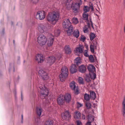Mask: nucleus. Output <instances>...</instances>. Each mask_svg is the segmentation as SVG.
<instances>
[{"instance_id":"f257e3e1","label":"nucleus","mask_w":125,"mask_h":125,"mask_svg":"<svg viewBox=\"0 0 125 125\" xmlns=\"http://www.w3.org/2000/svg\"><path fill=\"white\" fill-rule=\"evenodd\" d=\"M60 16V14L58 11H53L49 12L47 15V20L52 24H54L58 20Z\"/></svg>"},{"instance_id":"f03ea898","label":"nucleus","mask_w":125,"mask_h":125,"mask_svg":"<svg viewBox=\"0 0 125 125\" xmlns=\"http://www.w3.org/2000/svg\"><path fill=\"white\" fill-rule=\"evenodd\" d=\"M62 25L63 28L66 29V31L68 35L69 36L71 35L73 31V27L69 20L67 19L65 20Z\"/></svg>"},{"instance_id":"7ed1b4c3","label":"nucleus","mask_w":125,"mask_h":125,"mask_svg":"<svg viewBox=\"0 0 125 125\" xmlns=\"http://www.w3.org/2000/svg\"><path fill=\"white\" fill-rule=\"evenodd\" d=\"M61 71L62 73L59 75L60 80L62 82L65 81L68 75V71L67 68L65 66L62 67Z\"/></svg>"},{"instance_id":"20e7f679","label":"nucleus","mask_w":125,"mask_h":125,"mask_svg":"<svg viewBox=\"0 0 125 125\" xmlns=\"http://www.w3.org/2000/svg\"><path fill=\"white\" fill-rule=\"evenodd\" d=\"M82 0H76V1L72 7L73 11L75 15H77L80 9V6L82 4Z\"/></svg>"},{"instance_id":"39448f33","label":"nucleus","mask_w":125,"mask_h":125,"mask_svg":"<svg viewBox=\"0 0 125 125\" xmlns=\"http://www.w3.org/2000/svg\"><path fill=\"white\" fill-rule=\"evenodd\" d=\"M39 87L40 89L41 98L42 99H44L48 94V90L43 85L39 84Z\"/></svg>"},{"instance_id":"423d86ee","label":"nucleus","mask_w":125,"mask_h":125,"mask_svg":"<svg viewBox=\"0 0 125 125\" xmlns=\"http://www.w3.org/2000/svg\"><path fill=\"white\" fill-rule=\"evenodd\" d=\"M47 41V39L46 36L43 34H41L38 37V41L41 46L44 45Z\"/></svg>"},{"instance_id":"0eeeda50","label":"nucleus","mask_w":125,"mask_h":125,"mask_svg":"<svg viewBox=\"0 0 125 125\" xmlns=\"http://www.w3.org/2000/svg\"><path fill=\"white\" fill-rule=\"evenodd\" d=\"M39 75L44 80H47L49 79V77L47 73L43 70H41L38 72Z\"/></svg>"},{"instance_id":"6e6552de","label":"nucleus","mask_w":125,"mask_h":125,"mask_svg":"<svg viewBox=\"0 0 125 125\" xmlns=\"http://www.w3.org/2000/svg\"><path fill=\"white\" fill-rule=\"evenodd\" d=\"M75 83V82L74 81H72L70 84L69 86L72 90L74 91L75 94H78L79 92L77 88L76 87Z\"/></svg>"},{"instance_id":"1a4fd4ad","label":"nucleus","mask_w":125,"mask_h":125,"mask_svg":"<svg viewBox=\"0 0 125 125\" xmlns=\"http://www.w3.org/2000/svg\"><path fill=\"white\" fill-rule=\"evenodd\" d=\"M36 18L40 20L43 19L45 17V12L44 11H38L36 16Z\"/></svg>"},{"instance_id":"9d476101","label":"nucleus","mask_w":125,"mask_h":125,"mask_svg":"<svg viewBox=\"0 0 125 125\" xmlns=\"http://www.w3.org/2000/svg\"><path fill=\"white\" fill-rule=\"evenodd\" d=\"M61 115L62 118L64 120L68 119L71 117V114L68 111H66L62 113Z\"/></svg>"},{"instance_id":"9b49d317","label":"nucleus","mask_w":125,"mask_h":125,"mask_svg":"<svg viewBox=\"0 0 125 125\" xmlns=\"http://www.w3.org/2000/svg\"><path fill=\"white\" fill-rule=\"evenodd\" d=\"M38 29L39 31L41 33H43L44 32H47V28L44 25L42 24H40L38 27Z\"/></svg>"},{"instance_id":"f8f14e48","label":"nucleus","mask_w":125,"mask_h":125,"mask_svg":"<svg viewBox=\"0 0 125 125\" xmlns=\"http://www.w3.org/2000/svg\"><path fill=\"white\" fill-rule=\"evenodd\" d=\"M57 101L58 103L60 105H62L64 103L65 100L63 95L60 94L59 95L57 99Z\"/></svg>"},{"instance_id":"ddd939ff","label":"nucleus","mask_w":125,"mask_h":125,"mask_svg":"<svg viewBox=\"0 0 125 125\" xmlns=\"http://www.w3.org/2000/svg\"><path fill=\"white\" fill-rule=\"evenodd\" d=\"M44 59V58L42 54H38L36 56V60L38 63L43 62Z\"/></svg>"},{"instance_id":"4468645a","label":"nucleus","mask_w":125,"mask_h":125,"mask_svg":"<svg viewBox=\"0 0 125 125\" xmlns=\"http://www.w3.org/2000/svg\"><path fill=\"white\" fill-rule=\"evenodd\" d=\"M55 60L56 58L55 57L53 56L49 57L47 58V63L51 65L55 62Z\"/></svg>"},{"instance_id":"2eb2a0df","label":"nucleus","mask_w":125,"mask_h":125,"mask_svg":"<svg viewBox=\"0 0 125 125\" xmlns=\"http://www.w3.org/2000/svg\"><path fill=\"white\" fill-rule=\"evenodd\" d=\"M70 72L72 73L73 74L76 73L77 71V67L75 64H72L70 67Z\"/></svg>"},{"instance_id":"dca6fc26","label":"nucleus","mask_w":125,"mask_h":125,"mask_svg":"<svg viewBox=\"0 0 125 125\" xmlns=\"http://www.w3.org/2000/svg\"><path fill=\"white\" fill-rule=\"evenodd\" d=\"M64 98L66 103H69L71 100V95L69 94H67L64 96Z\"/></svg>"},{"instance_id":"f3484780","label":"nucleus","mask_w":125,"mask_h":125,"mask_svg":"<svg viewBox=\"0 0 125 125\" xmlns=\"http://www.w3.org/2000/svg\"><path fill=\"white\" fill-rule=\"evenodd\" d=\"M54 40V38L53 35H52L51 37L49 38L47 42V45L49 47H50L52 45L53 43Z\"/></svg>"},{"instance_id":"a211bd4d","label":"nucleus","mask_w":125,"mask_h":125,"mask_svg":"<svg viewBox=\"0 0 125 125\" xmlns=\"http://www.w3.org/2000/svg\"><path fill=\"white\" fill-rule=\"evenodd\" d=\"M64 49L65 53L68 54H71L72 51L69 45L65 46L64 48Z\"/></svg>"},{"instance_id":"6ab92c4d","label":"nucleus","mask_w":125,"mask_h":125,"mask_svg":"<svg viewBox=\"0 0 125 125\" xmlns=\"http://www.w3.org/2000/svg\"><path fill=\"white\" fill-rule=\"evenodd\" d=\"M78 69L80 72L83 73L85 72L86 67L84 65H82L79 67Z\"/></svg>"},{"instance_id":"aec40b11","label":"nucleus","mask_w":125,"mask_h":125,"mask_svg":"<svg viewBox=\"0 0 125 125\" xmlns=\"http://www.w3.org/2000/svg\"><path fill=\"white\" fill-rule=\"evenodd\" d=\"M81 115V114L79 112L77 111L75 112L74 114V117L75 119H78L80 118Z\"/></svg>"},{"instance_id":"412c9836","label":"nucleus","mask_w":125,"mask_h":125,"mask_svg":"<svg viewBox=\"0 0 125 125\" xmlns=\"http://www.w3.org/2000/svg\"><path fill=\"white\" fill-rule=\"evenodd\" d=\"M88 70L90 72H93L95 70V67L92 65L90 64L89 65L88 67Z\"/></svg>"},{"instance_id":"4be33fe9","label":"nucleus","mask_w":125,"mask_h":125,"mask_svg":"<svg viewBox=\"0 0 125 125\" xmlns=\"http://www.w3.org/2000/svg\"><path fill=\"white\" fill-rule=\"evenodd\" d=\"M75 64L77 66H78L82 63L81 61L80 57H77L74 61Z\"/></svg>"},{"instance_id":"5701e85b","label":"nucleus","mask_w":125,"mask_h":125,"mask_svg":"<svg viewBox=\"0 0 125 125\" xmlns=\"http://www.w3.org/2000/svg\"><path fill=\"white\" fill-rule=\"evenodd\" d=\"M83 47L82 46H80L79 47L76 48V53H82L83 52Z\"/></svg>"},{"instance_id":"b1692460","label":"nucleus","mask_w":125,"mask_h":125,"mask_svg":"<svg viewBox=\"0 0 125 125\" xmlns=\"http://www.w3.org/2000/svg\"><path fill=\"white\" fill-rule=\"evenodd\" d=\"M98 38H96L93 41L92 45L94 46V48L96 49L97 46L98 45Z\"/></svg>"},{"instance_id":"393cba45","label":"nucleus","mask_w":125,"mask_h":125,"mask_svg":"<svg viewBox=\"0 0 125 125\" xmlns=\"http://www.w3.org/2000/svg\"><path fill=\"white\" fill-rule=\"evenodd\" d=\"M73 36L77 38L79 36V32L78 30H75L72 32Z\"/></svg>"},{"instance_id":"a878e982","label":"nucleus","mask_w":125,"mask_h":125,"mask_svg":"<svg viewBox=\"0 0 125 125\" xmlns=\"http://www.w3.org/2000/svg\"><path fill=\"white\" fill-rule=\"evenodd\" d=\"M87 119H88L89 122H91L94 121V117L92 115L89 114L87 116Z\"/></svg>"},{"instance_id":"bb28decb","label":"nucleus","mask_w":125,"mask_h":125,"mask_svg":"<svg viewBox=\"0 0 125 125\" xmlns=\"http://www.w3.org/2000/svg\"><path fill=\"white\" fill-rule=\"evenodd\" d=\"M89 73L91 79L94 80L96 77V74L94 72H90Z\"/></svg>"},{"instance_id":"cd10ccee","label":"nucleus","mask_w":125,"mask_h":125,"mask_svg":"<svg viewBox=\"0 0 125 125\" xmlns=\"http://www.w3.org/2000/svg\"><path fill=\"white\" fill-rule=\"evenodd\" d=\"M83 20L86 21H88V14L87 13L83 12Z\"/></svg>"},{"instance_id":"c85d7f7f","label":"nucleus","mask_w":125,"mask_h":125,"mask_svg":"<svg viewBox=\"0 0 125 125\" xmlns=\"http://www.w3.org/2000/svg\"><path fill=\"white\" fill-rule=\"evenodd\" d=\"M90 97L92 98L93 100L95 99L96 96L95 93L94 91L90 92Z\"/></svg>"},{"instance_id":"c756f323","label":"nucleus","mask_w":125,"mask_h":125,"mask_svg":"<svg viewBox=\"0 0 125 125\" xmlns=\"http://www.w3.org/2000/svg\"><path fill=\"white\" fill-rule=\"evenodd\" d=\"M83 12L87 13V12L89 11V7L88 6H84L83 8Z\"/></svg>"},{"instance_id":"7c9ffc66","label":"nucleus","mask_w":125,"mask_h":125,"mask_svg":"<svg viewBox=\"0 0 125 125\" xmlns=\"http://www.w3.org/2000/svg\"><path fill=\"white\" fill-rule=\"evenodd\" d=\"M78 81L80 84H84V82L83 79L82 77H79L78 79Z\"/></svg>"},{"instance_id":"2f4dec72","label":"nucleus","mask_w":125,"mask_h":125,"mask_svg":"<svg viewBox=\"0 0 125 125\" xmlns=\"http://www.w3.org/2000/svg\"><path fill=\"white\" fill-rule=\"evenodd\" d=\"M84 99L87 101H88L90 100V97L89 95L87 94H85L84 95Z\"/></svg>"},{"instance_id":"473e14b6","label":"nucleus","mask_w":125,"mask_h":125,"mask_svg":"<svg viewBox=\"0 0 125 125\" xmlns=\"http://www.w3.org/2000/svg\"><path fill=\"white\" fill-rule=\"evenodd\" d=\"M95 37V34L94 33H91L90 35V39L91 41H92Z\"/></svg>"},{"instance_id":"72a5a7b5","label":"nucleus","mask_w":125,"mask_h":125,"mask_svg":"<svg viewBox=\"0 0 125 125\" xmlns=\"http://www.w3.org/2000/svg\"><path fill=\"white\" fill-rule=\"evenodd\" d=\"M87 25H85L83 28V31L84 33H87L89 31Z\"/></svg>"},{"instance_id":"f704fd0d","label":"nucleus","mask_w":125,"mask_h":125,"mask_svg":"<svg viewBox=\"0 0 125 125\" xmlns=\"http://www.w3.org/2000/svg\"><path fill=\"white\" fill-rule=\"evenodd\" d=\"M60 31L59 30H55L54 31V35L56 37L58 36L60 34Z\"/></svg>"},{"instance_id":"c9c22d12","label":"nucleus","mask_w":125,"mask_h":125,"mask_svg":"<svg viewBox=\"0 0 125 125\" xmlns=\"http://www.w3.org/2000/svg\"><path fill=\"white\" fill-rule=\"evenodd\" d=\"M89 61L91 62H94V59L92 55H91L89 57Z\"/></svg>"},{"instance_id":"e433bc0d","label":"nucleus","mask_w":125,"mask_h":125,"mask_svg":"<svg viewBox=\"0 0 125 125\" xmlns=\"http://www.w3.org/2000/svg\"><path fill=\"white\" fill-rule=\"evenodd\" d=\"M72 21L73 23L75 24H77L79 22L77 18L75 17L73 18Z\"/></svg>"},{"instance_id":"4c0bfd02","label":"nucleus","mask_w":125,"mask_h":125,"mask_svg":"<svg viewBox=\"0 0 125 125\" xmlns=\"http://www.w3.org/2000/svg\"><path fill=\"white\" fill-rule=\"evenodd\" d=\"M85 105L87 109H89L91 107V103L89 102H86L85 104Z\"/></svg>"},{"instance_id":"58836bf2","label":"nucleus","mask_w":125,"mask_h":125,"mask_svg":"<svg viewBox=\"0 0 125 125\" xmlns=\"http://www.w3.org/2000/svg\"><path fill=\"white\" fill-rule=\"evenodd\" d=\"M85 80L87 82H90L91 81V78L90 77H89L88 75H86L85 78Z\"/></svg>"},{"instance_id":"ea45409f","label":"nucleus","mask_w":125,"mask_h":125,"mask_svg":"<svg viewBox=\"0 0 125 125\" xmlns=\"http://www.w3.org/2000/svg\"><path fill=\"white\" fill-rule=\"evenodd\" d=\"M43 103L46 104H48L50 103V100H49L48 98H45V99H44L43 100Z\"/></svg>"},{"instance_id":"a19ab883","label":"nucleus","mask_w":125,"mask_h":125,"mask_svg":"<svg viewBox=\"0 0 125 125\" xmlns=\"http://www.w3.org/2000/svg\"><path fill=\"white\" fill-rule=\"evenodd\" d=\"M44 125H53L52 122L51 120L47 121L45 122Z\"/></svg>"},{"instance_id":"79ce46f5","label":"nucleus","mask_w":125,"mask_h":125,"mask_svg":"<svg viewBox=\"0 0 125 125\" xmlns=\"http://www.w3.org/2000/svg\"><path fill=\"white\" fill-rule=\"evenodd\" d=\"M94 46L92 44L90 45V50L92 53H94Z\"/></svg>"},{"instance_id":"37998d69","label":"nucleus","mask_w":125,"mask_h":125,"mask_svg":"<svg viewBox=\"0 0 125 125\" xmlns=\"http://www.w3.org/2000/svg\"><path fill=\"white\" fill-rule=\"evenodd\" d=\"M78 108H79L80 107L83 106V104H81L79 102H77L76 104Z\"/></svg>"},{"instance_id":"c03bdc74","label":"nucleus","mask_w":125,"mask_h":125,"mask_svg":"<svg viewBox=\"0 0 125 125\" xmlns=\"http://www.w3.org/2000/svg\"><path fill=\"white\" fill-rule=\"evenodd\" d=\"M36 112L37 115L39 116H40L41 114L42 110H36Z\"/></svg>"},{"instance_id":"a18cd8bd","label":"nucleus","mask_w":125,"mask_h":125,"mask_svg":"<svg viewBox=\"0 0 125 125\" xmlns=\"http://www.w3.org/2000/svg\"><path fill=\"white\" fill-rule=\"evenodd\" d=\"M31 2L34 4H36L38 2L39 0H31Z\"/></svg>"},{"instance_id":"49530a36","label":"nucleus","mask_w":125,"mask_h":125,"mask_svg":"<svg viewBox=\"0 0 125 125\" xmlns=\"http://www.w3.org/2000/svg\"><path fill=\"white\" fill-rule=\"evenodd\" d=\"M77 125H82L81 122L79 120H77L76 121Z\"/></svg>"},{"instance_id":"de8ad7c7","label":"nucleus","mask_w":125,"mask_h":125,"mask_svg":"<svg viewBox=\"0 0 125 125\" xmlns=\"http://www.w3.org/2000/svg\"><path fill=\"white\" fill-rule=\"evenodd\" d=\"M84 56L86 57H88L89 55L88 54L87 51V50H85L84 52Z\"/></svg>"},{"instance_id":"09e8293b","label":"nucleus","mask_w":125,"mask_h":125,"mask_svg":"<svg viewBox=\"0 0 125 125\" xmlns=\"http://www.w3.org/2000/svg\"><path fill=\"white\" fill-rule=\"evenodd\" d=\"M81 38L83 42H84L86 39V38L85 36L83 35H82L81 36Z\"/></svg>"},{"instance_id":"8fccbe9b","label":"nucleus","mask_w":125,"mask_h":125,"mask_svg":"<svg viewBox=\"0 0 125 125\" xmlns=\"http://www.w3.org/2000/svg\"><path fill=\"white\" fill-rule=\"evenodd\" d=\"M89 9H90L92 11H93L94 10V8L93 7L92 4L90 5V6L89 7Z\"/></svg>"},{"instance_id":"3c124183","label":"nucleus","mask_w":125,"mask_h":125,"mask_svg":"<svg viewBox=\"0 0 125 125\" xmlns=\"http://www.w3.org/2000/svg\"><path fill=\"white\" fill-rule=\"evenodd\" d=\"M87 26H88L87 27L88 28H90V23H89V22H88H88L87 23Z\"/></svg>"},{"instance_id":"603ef678","label":"nucleus","mask_w":125,"mask_h":125,"mask_svg":"<svg viewBox=\"0 0 125 125\" xmlns=\"http://www.w3.org/2000/svg\"><path fill=\"white\" fill-rule=\"evenodd\" d=\"M122 114L124 117H125V110H123L122 111Z\"/></svg>"},{"instance_id":"864d4df0","label":"nucleus","mask_w":125,"mask_h":125,"mask_svg":"<svg viewBox=\"0 0 125 125\" xmlns=\"http://www.w3.org/2000/svg\"><path fill=\"white\" fill-rule=\"evenodd\" d=\"M90 21L91 23V25L93 29H94V26L93 25V22H92V20L91 19L90 20Z\"/></svg>"},{"instance_id":"5fc2aeb1","label":"nucleus","mask_w":125,"mask_h":125,"mask_svg":"<svg viewBox=\"0 0 125 125\" xmlns=\"http://www.w3.org/2000/svg\"><path fill=\"white\" fill-rule=\"evenodd\" d=\"M86 125H91V122H87Z\"/></svg>"},{"instance_id":"6e6d98bb","label":"nucleus","mask_w":125,"mask_h":125,"mask_svg":"<svg viewBox=\"0 0 125 125\" xmlns=\"http://www.w3.org/2000/svg\"><path fill=\"white\" fill-rule=\"evenodd\" d=\"M82 119H85V116L83 114L82 115Z\"/></svg>"},{"instance_id":"4d7b16f0","label":"nucleus","mask_w":125,"mask_h":125,"mask_svg":"<svg viewBox=\"0 0 125 125\" xmlns=\"http://www.w3.org/2000/svg\"><path fill=\"white\" fill-rule=\"evenodd\" d=\"M21 117H22V120L21 121V122L22 123H23V115H21Z\"/></svg>"},{"instance_id":"13d9d810","label":"nucleus","mask_w":125,"mask_h":125,"mask_svg":"<svg viewBox=\"0 0 125 125\" xmlns=\"http://www.w3.org/2000/svg\"><path fill=\"white\" fill-rule=\"evenodd\" d=\"M36 109H41V108L40 107H37Z\"/></svg>"},{"instance_id":"bf43d9fd","label":"nucleus","mask_w":125,"mask_h":125,"mask_svg":"<svg viewBox=\"0 0 125 125\" xmlns=\"http://www.w3.org/2000/svg\"><path fill=\"white\" fill-rule=\"evenodd\" d=\"M21 100L22 101V93L21 92Z\"/></svg>"},{"instance_id":"052dcab7","label":"nucleus","mask_w":125,"mask_h":125,"mask_svg":"<svg viewBox=\"0 0 125 125\" xmlns=\"http://www.w3.org/2000/svg\"><path fill=\"white\" fill-rule=\"evenodd\" d=\"M20 57L18 56V60H20Z\"/></svg>"},{"instance_id":"680f3d73","label":"nucleus","mask_w":125,"mask_h":125,"mask_svg":"<svg viewBox=\"0 0 125 125\" xmlns=\"http://www.w3.org/2000/svg\"><path fill=\"white\" fill-rule=\"evenodd\" d=\"M13 43L14 44L15 43V40H13Z\"/></svg>"},{"instance_id":"e2e57ef3","label":"nucleus","mask_w":125,"mask_h":125,"mask_svg":"<svg viewBox=\"0 0 125 125\" xmlns=\"http://www.w3.org/2000/svg\"><path fill=\"white\" fill-rule=\"evenodd\" d=\"M52 1H51L50 2V1H49L48 0V2L49 3V2H50H50H52ZM49 4V3H48V4Z\"/></svg>"},{"instance_id":"0e129e2a","label":"nucleus","mask_w":125,"mask_h":125,"mask_svg":"<svg viewBox=\"0 0 125 125\" xmlns=\"http://www.w3.org/2000/svg\"><path fill=\"white\" fill-rule=\"evenodd\" d=\"M49 0V1H50V2H51V1H52V0Z\"/></svg>"},{"instance_id":"69168bd1","label":"nucleus","mask_w":125,"mask_h":125,"mask_svg":"<svg viewBox=\"0 0 125 125\" xmlns=\"http://www.w3.org/2000/svg\"><path fill=\"white\" fill-rule=\"evenodd\" d=\"M70 125H73V124H70Z\"/></svg>"},{"instance_id":"338daca9","label":"nucleus","mask_w":125,"mask_h":125,"mask_svg":"<svg viewBox=\"0 0 125 125\" xmlns=\"http://www.w3.org/2000/svg\"><path fill=\"white\" fill-rule=\"evenodd\" d=\"M14 71H15V69H14V68L13 71L14 72Z\"/></svg>"},{"instance_id":"774afa93","label":"nucleus","mask_w":125,"mask_h":125,"mask_svg":"<svg viewBox=\"0 0 125 125\" xmlns=\"http://www.w3.org/2000/svg\"><path fill=\"white\" fill-rule=\"evenodd\" d=\"M4 34V31H3V34Z\"/></svg>"}]
</instances>
